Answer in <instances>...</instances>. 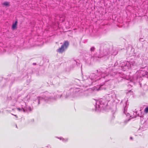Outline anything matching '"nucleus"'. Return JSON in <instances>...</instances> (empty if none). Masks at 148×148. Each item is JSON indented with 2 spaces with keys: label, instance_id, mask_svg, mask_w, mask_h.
Listing matches in <instances>:
<instances>
[{
  "label": "nucleus",
  "instance_id": "9d476101",
  "mask_svg": "<svg viewBox=\"0 0 148 148\" xmlns=\"http://www.w3.org/2000/svg\"><path fill=\"white\" fill-rule=\"evenodd\" d=\"M69 45V43L67 41H65L61 47L57 49V51L60 53H62L67 49Z\"/></svg>",
  "mask_w": 148,
  "mask_h": 148
},
{
  "label": "nucleus",
  "instance_id": "9b49d317",
  "mask_svg": "<svg viewBox=\"0 0 148 148\" xmlns=\"http://www.w3.org/2000/svg\"><path fill=\"white\" fill-rule=\"evenodd\" d=\"M58 139H60V140H62V141L64 142H66L68 141V139L67 138H63L62 137H60L58 138Z\"/></svg>",
  "mask_w": 148,
  "mask_h": 148
},
{
  "label": "nucleus",
  "instance_id": "423d86ee",
  "mask_svg": "<svg viewBox=\"0 0 148 148\" xmlns=\"http://www.w3.org/2000/svg\"><path fill=\"white\" fill-rule=\"evenodd\" d=\"M136 65L135 62L134 60L125 61L121 62V66L123 71L127 70L133 66Z\"/></svg>",
  "mask_w": 148,
  "mask_h": 148
},
{
  "label": "nucleus",
  "instance_id": "f8f14e48",
  "mask_svg": "<svg viewBox=\"0 0 148 148\" xmlns=\"http://www.w3.org/2000/svg\"><path fill=\"white\" fill-rule=\"evenodd\" d=\"M10 2L6 1L2 3V4L5 6H8L10 5Z\"/></svg>",
  "mask_w": 148,
  "mask_h": 148
},
{
  "label": "nucleus",
  "instance_id": "2eb2a0df",
  "mask_svg": "<svg viewBox=\"0 0 148 148\" xmlns=\"http://www.w3.org/2000/svg\"><path fill=\"white\" fill-rule=\"evenodd\" d=\"M126 93L127 94H129V93H130V94H131L132 93V92L131 90H128L126 92Z\"/></svg>",
  "mask_w": 148,
  "mask_h": 148
},
{
  "label": "nucleus",
  "instance_id": "a211bd4d",
  "mask_svg": "<svg viewBox=\"0 0 148 148\" xmlns=\"http://www.w3.org/2000/svg\"><path fill=\"white\" fill-rule=\"evenodd\" d=\"M12 114V115H14L16 117V118H18L17 116L16 115H14Z\"/></svg>",
  "mask_w": 148,
  "mask_h": 148
},
{
  "label": "nucleus",
  "instance_id": "f03ea898",
  "mask_svg": "<svg viewBox=\"0 0 148 148\" xmlns=\"http://www.w3.org/2000/svg\"><path fill=\"white\" fill-rule=\"evenodd\" d=\"M61 92L58 91L55 93L46 92L43 94L42 97H36L33 102L35 103H37L38 105L42 100L44 99L47 102L52 101L56 100L57 98L61 97Z\"/></svg>",
  "mask_w": 148,
  "mask_h": 148
},
{
  "label": "nucleus",
  "instance_id": "f257e3e1",
  "mask_svg": "<svg viewBox=\"0 0 148 148\" xmlns=\"http://www.w3.org/2000/svg\"><path fill=\"white\" fill-rule=\"evenodd\" d=\"M106 71H101V72H99L97 73V75H95V74L93 73L90 75V79L91 80V83L89 84V85L92 84L93 82H95L97 80L99 79V82L100 83L99 84L100 87L98 88L94 89L97 91L101 90L103 88L102 87L103 85L104 84L105 82L109 80L110 79H109V77H110L111 75H111L109 74H107Z\"/></svg>",
  "mask_w": 148,
  "mask_h": 148
},
{
  "label": "nucleus",
  "instance_id": "ddd939ff",
  "mask_svg": "<svg viewBox=\"0 0 148 148\" xmlns=\"http://www.w3.org/2000/svg\"><path fill=\"white\" fill-rule=\"evenodd\" d=\"M17 21H16L14 23H13L12 24V28L13 29H14L16 28V25H17Z\"/></svg>",
  "mask_w": 148,
  "mask_h": 148
},
{
  "label": "nucleus",
  "instance_id": "39448f33",
  "mask_svg": "<svg viewBox=\"0 0 148 148\" xmlns=\"http://www.w3.org/2000/svg\"><path fill=\"white\" fill-rule=\"evenodd\" d=\"M71 91H73L72 94L69 96H66V98L68 97H71L73 98L75 97H86L88 95L86 92L84 91L82 89L79 88H71L70 90Z\"/></svg>",
  "mask_w": 148,
  "mask_h": 148
},
{
  "label": "nucleus",
  "instance_id": "0eeeda50",
  "mask_svg": "<svg viewBox=\"0 0 148 148\" xmlns=\"http://www.w3.org/2000/svg\"><path fill=\"white\" fill-rule=\"evenodd\" d=\"M26 103L22 101L21 103L20 107H17L16 109L20 112H31L32 110V108L30 106L26 107Z\"/></svg>",
  "mask_w": 148,
  "mask_h": 148
},
{
  "label": "nucleus",
  "instance_id": "dca6fc26",
  "mask_svg": "<svg viewBox=\"0 0 148 148\" xmlns=\"http://www.w3.org/2000/svg\"><path fill=\"white\" fill-rule=\"evenodd\" d=\"M94 49H95V48L94 47H92L91 48L90 50L91 51H94Z\"/></svg>",
  "mask_w": 148,
  "mask_h": 148
},
{
  "label": "nucleus",
  "instance_id": "4468645a",
  "mask_svg": "<svg viewBox=\"0 0 148 148\" xmlns=\"http://www.w3.org/2000/svg\"><path fill=\"white\" fill-rule=\"evenodd\" d=\"M144 124L145 125V124H147L146 125V127H148V119H147L144 123Z\"/></svg>",
  "mask_w": 148,
  "mask_h": 148
},
{
  "label": "nucleus",
  "instance_id": "6e6552de",
  "mask_svg": "<svg viewBox=\"0 0 148 148\" xmlns=\"http://www.w3.org/2000/svg\"><path fill=\"white\" fill-rule=\"evenodd\" d=\"M117 54L116 51L113 50L112 49H106L103 50V56L101 57L104 58V60H106L108 58L109 56L111 55H115Z\"/></svg>",
  "mask_w": 148,
  "mask_h": 148
},
{
  "label": "nucleus",
  "instance_id": "6ab92c4d",
  "mask_svg": "<svg viewBox=\"0 0 148 148\" xmlns=\"http://www.w3.org/2000/svg\"><path fill=\"white\" fill-rule=\"evenodd\" d=\"M74 63H75V64H76V61H74Z\"/></svg>",
  "mask_w": 148,
  "mask_h": 148
},
{
  "label": "nucleus",
  "instance_id": "7ed1b4c3",
  "mask_svg": "<svg viewBox=\"0 0 148 148\" xmlns=\"http://www.w3.org/2000/svg\"><path fill=\"white\" fill-rule=\"evenodd\" d=\"M116 94L114 91H112L109 94L106 95L105 99H101L97 101L96 103L95 110L100 111L104 109L106 107L108 102L116 97Z\"/></svg>",
  "mask_w": 148,
  "mask_h": 148
},
{
  "label": "nucleus",
  "instance_id": "4be33fe9",
  "mask_svg": "<svg viewBox=\"0 0 148 148\" xmlns=\"http://www.w3.org/2000/svg\"><path fill=\"white\" fill-rule=\"evenodd\" d=\"M16 127H17V125H16Z\"/></svg>",
  "mask_w": 148,
  "mask_h": 148
},
{
  "label": "nucleus",
  "instance_id": "1a4fd4ad",
  "mask_svg": "<svg viewBox=\"0 0 148 148\" xmlns=\"http://www.w3.org/2000/svg\"><path fill=\"white\" fill-rule=\"evenodd\" d=\"M123 112V113L125 114L127 117L131 118L129 119L128 121H129L131 119L135 118L137 116H140V117H141V116L139 115V113H138V112L136 111V110H135L134 111H133V113H132L131 114L127 112L126 106L124 107Z\"/></svg>",
  "mask_w": 148,
  "mask_h": 148
},
{
  "label": "nucleus",
  "instance_id": "aec40b11",
  "mask_svg": "<svg viewBox=\"0 0 148 148\" xmlns=\"http://www.w3.org/2000/svg\"><path fill=\"white\" fill-rule=\"evenodd\" d=\"M130 139H132V137H130Z\"/></svg>",
  "mask_w": 148,
  "mask_h": 148
},
{
  "label": "nucleus",
  "instance_id": "412c9836",
  "mask_svg": "<svg viewBox=\"0 0 148 148\" xmlns=\"http://www.w3.org/2000/svg\"><path fill=\"white\" fill-rule=\"evenodd\" d=\"M88 80H89V79H88V80H87V81H86V82H88Z\"/></svg>",
  "mask_w": 148,
  "mask_h": 148
},
{
  "label": "nucleus",
  "instance_id": "f3484780",
  "mask_svg": "<svg viewBox=\"0 0 148 148\" xmlns=\"http://www.w3.org/2000/svg\"><path fill=\"white\" fill-rule=\"evenodd\" d=\"M110 69V67H109L108 69H107V71H108V70H109Z\"/></svg>",
  "mask_w": 148,
  "mask_h": 148
},
{
  "label": "nucleus",
  "instance_id": "20e7f679",
  "mask_svg": "<svg viewBox=\"0 0 148 148\" xmlns=\"http://www.w3.org/2000/svg\"><path fill=\"white\" fill-rule=\"evenodd\" d=\"M142 77H148V69L147 66L142 67L137 71L130 78V82L134 83L140 82L142 81Z\"/></svg>",
  "mask_w": 148,
  "mask_h": 148
}]
</instances>
